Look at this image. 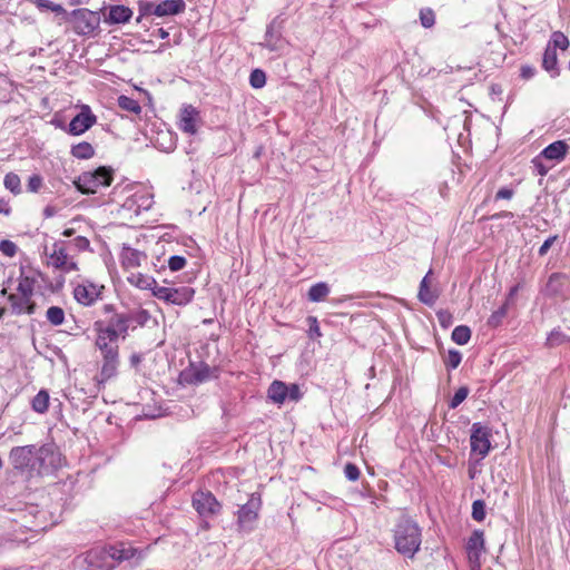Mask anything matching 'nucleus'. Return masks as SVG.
<instances>
[{
    "instance_id": "0e129e2a",
    "label": "nucleus",
    "mask_w": 570,
    "mask_h": 570,
    "mask_svg": "<svg viewBox=\"0 0 570 570\" xmlns=\"http://www.w3.org/2000/svg\"><path fill=\"white\" fill-rule=\"evenodd\" d=\"M56 213H57V210L52 206H46L45 209H43V216L46 218H50V217L55 216Z\"/></svg>"
},
{
    "instance_id": "1a4fd4ad",
    "label": "nucleus",
    "mask_w": 570,
    "mask_h": 570,
    "mask_svg": "<svg viewBox=\"0 0 570 570\" xmlns=\"http://www.w3.org/2000/svg\"><path fill=\"white\" fill-rule=\"evenodd\" d=\"M262 502L259 497L252 494L248 501L237 511V523L243 530H252L261 509Z\"/></svg>"
},
{
    "instance_id": "5701e85b",
    "label": "nucleus",
    "mask_w": 570,
    "mask_h": 570,
    "mask_svg": "<svg viewBox=\"0 0 570 570\" xmlns=\"http://www.w3.org/2000/svg\"><path fill=\"white\" fill-rule=\"evenodd\" d=\"M146 259V255L137 249L125 248L121 254V263L125 268H136Z\"/></svg>"
},
{
    "instance_id": "ddd939ff",
    "label": "nucleus",
    "mask_w": 570,
    "mask_h": 570,
    "mask_svg": "<svg viewBox=\"0 0 570 570\" xmlns=\"http://www.w3.org/2000/svg\"><path fill=\"white\" fill-rule=\"evenodd\" d=\"M202 124L199 111L191 105H186L180 109L178 128L188 135H195Z\"/></svg>"
},
{
    "instance_id": "ea45409f",
    "label": "nucleus",
    "mask_w": 570,
    "mask_h": 570,
    "mask_svg": "<svg viewBox=\"0 0 570 570\" xmlns=\"http://www.w3.org/2000/svg\"><path fill=\"white\" fill-rule=\"evenodd\" d=\"M549 45H552L551 48H554V50L557 48L566 50L569 47V40L561 31H556L552 33Z\"/></svg>"
},
{
    "instance_id": "c9c22d12",
    "label": "nucleus",
    "mask_w": 570,
    "mask_h": 570,
    "mask_svg": "<svg viewBox=\"0 0 570 570\" xmlns=\"http://www.w3.org/2000/svg\"><path fill=\"white\" fill-rule=\"evenodd\" d=\"M136 554V549L131 547L110 548V557L118 561L130 560Z\"/></svg>"
},
{
    "instance_id": "473e14b6",
    "label": "nucleus",
    "mask_w": 570,
    "mask_h": 570,
    "mask_svg": "<svg viewBox=\"0 0 570 570\" xmlns=\"http://www.w3.org/2000/svg\"><path fill=\"white\" fill-rule=\"evenodd\" d=\"M117 101H118V106L122 110L132 112L135 115H139L141 112V106L134 98L121 95L118 97Z\"/></svg>"
},
{
    "instance_id": "864d4df0",
    "label": "nucleus",
    "mask_w": 570,
    "mask_h": 570,
    "mask_svg": "<svg viewBox=\"0 0 570 570\" xmlns=\"http://www.w3.org/2000/svg\"><path fill=\"white\" fill-rule=\"evenodd\" d=\"M345 478L350 481H356L360 478V470L353 463H347L344 468Z\"/></svg>"
},
{
    "instance_id": "f3484780",
    "label": "nucleus",
    "mask_w": 570,
    "mask_h": 570,
    "mask_svg": "<svg viewBox=\"0 0 570 570\" xmlns=\"http://www.w3.org/2000/svg\"><path fill=\"white\" fill-rule=\"evenodd\" d=\"M94 331L97 334V343H118V340L121 338V335L104 321H96L94 323Z\"/></svg>"
},
{
    "instance_id": "4d7b16f0",
    "label": "nucleus",
    "mask_w": 570,
    "mask_h": 570,
    "mask_svg": "<svg viewBox=\"0 0 570 570\" xmlns=\"http://www.w3.org/2000/svg\"><path fill=\"white\" fill-rule=\"evenodd\" d=\"M558 236H550L549 238H547L543 244L540 246L539 248V255L540 256H544L547 255V253L549 252V249L551 248V246L553 245V243L557 240Z\"/></svg>"
},
{
    "instance_id": "58836bf2",
    "label": "nucleus",
    "mask_w": 570,
    "mask_h": 570,
    "mask_svg": "<svg viewBox=\"0 0 570 570\" xmlns=\"http://www.w3.org/2000/svg\"><path fill=\"white\" fill-rule=\"evenodd\" d=\"M35 3L40 10H50L57 14H67V11L61 4L55 3L50 0H36Z\"/></svg>"
},
{
    "instance_id": "6e6d98bb",
    "label": "nucleus",
    "mask_w": 570,
    "mask_h": 570,
    "mask_svg": "<svg viewBox=\"0 0 570 570\" xmlns=\"http://www.w3.org/2000/svg\"><path fill=\"white\" fill-rule=\"evenodd\" d=\"M288 393H287V400L297 402L302 397V393L299 390V386L297 384H289L287 385Z\"/></svg>"
},
{
    "instance_id": "aec40b11",
    "label": "nucleus",
    "mask_w": 570,
    "mask_h": 570,
    "mask_svg": "<svg viewBox=\"0 0 570 570\" xmlns=\"http://www.w3.org/2000/svg\"><path fill=\"white\" fill-rule=\"evenodd\" d=\"M568 150V146L564 141L558 140L549 146H547L540 154V157H543L549 160L560 161L564 158Z\"/></svg>"
},
{
    "instance_id": "2f4dec72",
    "label": "nucleus",
    "mask_w": 570,
    "mask_h": 570,
    "mask_svg": "<svg viewBox=\"0 0 570 570\" xmlns=\"http://www.w3.org/2000/svg\"><path fill=\"white\" fill-rule=\"evenodd\" d=\"M330 293V287L326 283H317L311 286L308 291V299L311 302H321L323 301Z\"/></svg>"
},
{
    "instance_id": "39448f33",
    "label": "nucleus",
    "mask_w": 570,
    "mask_h": 570,
    "mask_svg": "<svg viewBox=\"0 0 570 570\" xmlns=\"http://www.w3.org/2000/svg\"><path fill=\"white\" fill-rule=\"evenodd\" d=\"M70 20L73 22V30L80 36L94 33L100 26L99 12L91 11L87 8L76 9L69 13Z\"/></svg>"
},
{
    "instance_id": "20e7f679",
    "label": "nucleus",
    "mask_w": 570,
    "mask_h": 570,
    "mask_svg": "<svg viewBox=\"0 0 570 570\" xmlns=\"http://www.w3.org/2000/svg\"><path fill=\"white\" fill-rule=\"evenodd\" d=\"M114 180V170L101 166L92 171L82 173L75 185L82 194H95L100 187L110 186Z\"/></svg>"
},
{
    "instance_id": "774afa93",
    "label": "nucleus",
    "mask_w": 570,
    "mask_h": 570,
    "mask_svg": "<svg viewBox=\"0 0 570 570\" xmlns=\"http://www.w3.org/2000/svg\"><path fill=\"white\" fill-rule=\"evenodd\" d=\"M158 36L160 39H167L169 37V32L163 28L158 29Z\"/></svg>"
},
{
    "instance_id": "a19ab883",
    "label": "nucleus",
    "mask_w": 570,
    "mask_h": 570,
    "mask_svg": "<svg viewBox=\"0 0 570 570\" xmlns=\"http://www.w3.org/2000/svg\"><path fill=\"white\" fill-rule=\"evenodd\" d=\"M249 83L253 88L259 89L266 83V75L261 69H255L249 76Z\"/></svg>"
},
{
    "instance_id": "69168bd1",
    "label": "nucleus",
    "mask_w": 570,
    "mask_h": 570,
    "mask_svg": "<svg viewBox=\"0 0 570 570\" xmlns=\"http://www.w3.org/2000/svg\"><path fill=\"white\" fill-rule=\"evenodd\" d=\"M533 73H534V72H533V69H532V68H530V67H523V68L521 69V75H522V77H523V78H530V77H532V76H533Z\"/></svg>"
},
{
    "instance_id": "338daca9",
    "label": "nucleus",
    "mask_w": 570,
    "mask_h": 570,
    "mask_svg": "<svg viewBox=\"0 0 570 570\" xmlns=\"http://www.w3.org/2000/svg\"><path fill=\"white\" fill-rule=\"evenodd\" d=\"M104 313L105 314H111V316L114 315L115 312V306L112 304H106L104 305Z\"/></svg>"
},
{
    "instance_id": "c756f323",
    "label": "nucleus",
    "mask_w": 570,
    "mask_h": 570,
    "mask_svg": "<svg viewBox=\"0 0 570 570\" xmlns=\"http://www.w3.org/2000/svg\"><path fill=\"white\" fill-rule=\"evenodd\" d=\"M49 393L46 390H40L31 400V407L35 412L43 414L49 407Z\"/></svg>"
},
{
    "instance_id": "c85d7f7f",
    "label": "nucleus",
    "mask_w": 570,
    "mask_h": 570,
    "mask_svg": "<svg viewBox=\"0 0 570 570\" xmlns=\"http://www.w3.org/2000/svg\"><path fill=\"white\" fill-rule=\"evenodd\" d=\"M127 281L129 284L140 288V289H151L154 285H156V281L154 277L141 274V273H131Z\"/></svg>"
},
{
    "instance_id": "72a5a7b5",
    "label": "nucleus",
    "mask_w": 570,
    "mask_h": 570,
    "mask_svg": "<svg viewBox=\"0 0 570 570\" xmlns=\"http://www.w3.org/2000/svg\"><path fill=\"white\" fill-rule=\"evenodd\" d=\"M452 340L459 345H465L471 338V330L465 325H459L452 331Z\"/></svg>"
},
{
    "instance_id": "49530a36",
    "label": "nucleus",
    "mask_w": 570,
    "mask_h": 570,
    "mask_svg": "<svg viewBox=\"0 0 570 570\" xmlns=\"http://www.w3.org/2000/svg\"><path fill=\"white\" fill-rule=\"evenodd\" d=\"M507 315V307L501 306L499 309L493 312L489 317L488 324L492 327H497L501 324L502 320Z\"/></svg>"
},
{
    "instance_id": "6e6552de",
    "label": "nucleus",
    "mask_w": 570,
    "mask_h": 570,
    "mask_svg": "<svg viewBox=\"0 0 570 570\" xmlns=\"http://www.w3.org/2000/svg\"><path fill=\"white\" fill-rule=\"evenodd\" d=\"M105 286L91 281H83L73 288V298L83 306H91L102 298Z\"/></svg>"
},
{
    "instance_id": "f8f14e48",
    "label": "nucleus",
    "mask_w": 570,
    "mask_h": 570,
    "mask_svg": "<svg viewBox=\"0 0 570 570\" xmlns=\"http://www.w3.org/2000/svg\"><path fill=\"white\" fill-rule=\"evenodd\" d=\"M490 433L487 428L482 426L480 423H474L471 430V450L474 453H479L481 459L485 458L490 451Z\"/></svg>"
},
{
    "instance_id": "8fccbe9b",
    "label": "nucleus",
    "mask_w": 570,
    "mask_h": 570,
    "mask_svg": "<svg viewBox=\"0 0 570 570\" xmlns=\"http://www.w3.org/2000/svg\"><path fill=\"white\" fill-rule=\"evenodd\" d=\"M17 250H18V247L13 242L8 240V239L0 242V252L3 255H6L8 257H13L17 254Z\"/></svg>"
},
{
    "instance_id": "a878e982",
    "label": "nucleus",
    "mask_w": 570,
    "mask_h": 570,
    "mask_svg": "<svg viewBox=\"0 0 570 570\" xmlns=\"http://www.w3.org/2000/svg\"><path fill=\"white\" fill-rule=\"evenodd\" d=\"M432 275V271L430 269L428 274L423 277L420 284L419 289V299L425 305L432 306L438 299V294L432 292L429 287V277Z\"/></svg>"
},
{
    "instance_id": "6ab92c4d",
    "label": "nucleus",
    "mask_w": 570,
    "mask_h": 570,
    "mask_svg": "<svg viewBox=\"0 0 570 570\" xmlns=\"http://www.w3.org/2000/svg\"><path fill=\"white\" fill-rule=\"evenodd\" d=\"M185 10V1L184 0H164L157 3V8H155V16L157 17H166V16H175Z\"/></svg>"
},
{
    "instance_id": "412c9836",
    "label": "nucleus",
    "mask_w": 570,
    "mask_h": 570,
    "mask_svg": "<svg viewBox=\"0 0 570 570\" xmlns=\"http://www.w3.org/2000/svg\"><path fill=\"white\" fill-rule=\"evenodd\" d=\"M195 291L188 286L170 287L169 303L175 305H186L194 297Z\"/></svg>"
},
{
    "instance_id": "c03bdc74",
    "label": "nucleus",
    "mask_w": 570,
    "mask_h": 570,
    "mask_svg": "<svg viewBox=\"0 0 570 570\" xmlns=\"http://www.w3.org/2000/svg\"><path fill=\"white\" fill-rule=\"evenodd\" d=\"M472 518L475 521H482L485 518V504L482 500H475L472 503Z\"/></svg>"
},
{
    "instance_id": "423d86ee",
    "label": "nucleus",
    "mask_w": 570,
    "mask_h": 570,
    "mask_svg": "<svg viewBox=\"0 0 570 570\" xmlns=\"http://www.w3.org/2000/svg\"><path fill=\"white\" fill-rule=\"evenodd\" d=\"M96 347L100 351L102 356V365L100 376L102 381H107L116 375L119 365V345L118 343H97Z\"/></svg>"
},
{
    "instance_id": "7ed1b4c3",
    "label": "nucleus",
    "mask_w": 570,
    "mask_h": 570,
    "mask_svg": "<svg viewBox=\"0 0 570 570\" xmlns=\"http://www.w3.org/2000/svg\"><path fill=\"white\" fill-rule=\"evenodd\" d=\"M421 529L416 522L402 518L394 530L395 549L407 558H413L421 546Z\"/></svg>"
},
{
    "instance_id": "37998d69",
    "label": "nucleus",
    "mask_w": 570,
    "mask_h": 570,
    "mask_svg": "<svg viewBox=\"0 0 570 570\" xmlns=\"http://www.w3.org/2000/svg\"><path fill=\"white\" fill-rule=\"evenodd\" d=\"M469 394V389L466 386L460 387L453 395V397L450 401V409H456L466 397Z\"/></svg>"
},
{
    "instance_id": "de8ad7c7",
    "label": "nucleus",
    "mask_w": 570,
    "mask_h": 570,
    "mask_svg": "<svg viewBox=\"0 0 570 570\" xmlns=\"http://www.w3.org/2000/svg\"><path fill=\"white\" fill-rule=\"evenodd\" d=\"M155 8H157V3L153 1H145L139 3V17L137 18V22L141 21L144 16L155 14Z\"/></svg>"
},
{
    "instance_id": "f257e3e1",
    "label": "nucleus",
    "mask_w": 570,
    "mask_h": 570,
    "mask_svg": "<svg viewBox=\"0 0 570 570\" xmlns=\"http://www.w3.org/2000/svg\"><path fill=\"white\" fill-rule=\"evenodd\" d=\"M8 460L13 470L29 475L52 473L61 464L60 453L52 444L13 446Z\"/></svg>"
},
{
    "instance_id": "3c124183",
    "label": "nucleus",
    "mask_w": 570,
    "mask_h": 570,
    "mask_svg": "<svg viewBox=\"0 0 570 570\" xmlns=\"http://www.w3.org/2000/svg\"><path fill=\"white\" fill-rule=\"evenodd\" d=\"M563 342H566V336L560 331H552L547 338V345L550 347L560 345Z\"/></svg>"
},
{
    "instance_id": "a211bd4d",
    "label": "nucleus",
    "mask_w": 570,
    "mask_h": 570,
    "mask_svg": "<svg viewBox=\"0 0 570 570\" xmlns=\"http://www.w3.org/2000/svg\"><path fill=\"white\" fill-rule=\"evenodd\" d=\"M154 204L153 195L149 193H137L127 200L126 206L134 209L137 215L142 210H148Z\"/></svg>"
},
{
    "instance_id": "393cba45",
    "label": "nucleus",
    "mask_w": 570,
    "mask_h": 570,
    "mask_svg": "<svg viewBox=\"0 0 570 570\" xmlns=\"http://www.w3.org/2000/svg\"><path fill=\"white\" fill-rule=\"evenodd\" d=\"M566 284V277L562 274H552L546 285L544 294L548 296H558L562 294Z\"/></svg>"
},
{
    "instance_id": "2eb2a0df",
    "label": "nucleus",
    "mask_w": 570,
    "mask_h": 570,
    "mask_svg": "<svg viewBox=\"0 0 570 570\" xmlns=\"http://www.w3.org/2000/svg\"><path fill=\"white\" fill-rule=\"evenodd\" d=\"M484 550V538L483 532L475 530L468 540L466 553L473 570L480 568V557Z\"/></svg>"
},
{
    "instance_id": "9b49d317",
    "label": "nucleus",
    "mask_w": 570,
    "mask_h": 570,
    "mask_svg": "<svg viewBox=\"0 0 570 570\" xmlns=\"http://www.w3.org/2000/svg\"><path fill=\"white\" fill-rule=\"evenodd\" d=\"M97 122V117L92 114L89 106H81L80 112L69 122L68 132L79 136L90 129Z\"/></svg>"
},
{
    "instance_id": "cd10ccee",
    "label": "nucleus",
    "mask_w": 570,
    "mask_h": 570,
    "mask_svg": "<svg viewBox=\"0 0 570 570\" xmlns=\"http://www.w3.org/2000/svg\"><path fill=\"white\" fill-rule=\"evenodd\" d=\"M129 318L130 328L135 330L136 326H145L150 321L151 316L147 309L138 308L126 313Z\"/></svg>"
},
{
    "instance_id": "4be33fe9",
    "label": "nucleus",
    "mask_w": 570,
    "mask_h": 570,
    "mask_svg": "<svg viewBox=\"0 0 570 570\" xmlns=\"http://www.w3.org/2000/svg\"><path fill=\"white\" fill-rule=\"evenodd\" d=\"M287 384L282 381H274L269 387H268V397L271 401L275 404H283L285 401H287Z\"/></svg>"
},
{
    "instance_id": "bb28decb",
    "label": "nucleus",
    "mask_w": 570,
    "mask_h": 570,
    "mask_svg": "<svg viewBox=\"0 0 570 570\" xmlns=\"http://www.w3.org/2000/svg\"><path fill=\"white\" fill-rule=\"evenodd\" d=\"M542 66L552 77L559 75L557 51L550 45L543 53Z\"/></svg>"
},
{
    "instance_id": "bf43d9fd",
    "label": "nucleus",
    "mask_w": 570,
    "mask_h": 570,
    "mask_svg": "<svg viewBox=\"0 0 570 570\" xmlns=\"http://www.w3.org/2000/svg\"><path fill=\"white\" fill-rule=\"evenodd\" d=\"M513 196V190L510 188H501L495 194V199H510Z\"/></svg>"
},
{
    "instance_id": "603ef678",
    "label": "nucleus",
    "mask_w": 570,
    "mask_h": 570,
    "mask_svg": "<svg viewBox=\"0 0 570 570\" xmlns=\"http://www.w3.org/2000/svg\"><path fill=\"white\" fill-rule=\"evenodd\" d=\"M154 296H156L158 299H163L167 303H169V294H170V287L166 286H157L154 285L151 288Z\"/></svg>"
},
{
    "instance_id": "f704fd0d",
    "label": "nucleus",
    "mask_w": 570,
    "mask_h": 570,
    "mask_svg": "<svg viewBox=\"0 0 570 570\" xmlns=\"http://www.w3.org/2000/svg\"><path fill=\"white\" fill-rule=\"evenodd\" d=\"M46 318L53 326L61 325L65 322V311L59 306H50L46 312Z\"/></svg>"
},
{
    "instance_id": "9d476101",
    "label": "nucleus",
    "mask_w": 570,
    "mask_h": 570,
    "mask_svg": "<svg viewBox=\"0 0 570 570\" xmlns=\"http://www.w3.org/2000/svg\"><path fill=\"white\" fill-rule=\"evenodd\" d=\"M193 507L202 518H210L220 510V504L208 491H197L193 495Z\"/></svg>"
},
{
    "instance_id": "e433bc0d",
    "label": "nucleus",
    "mask_w": 570,
    "mask_h": 570,
    "mask_svg": "<svg viewBox=\"0 0 570 570\" xmlns=\"http://www.w3.org/2000/svg\"><path fill=\"white\" fill-rule=\"evenodd\" d=\"M3 185L14 195L21 193V181L19 176L14 173H9L4 176Z\"/></svg>"
},
{
    "instance_id": "7c9ffc66",
    "label": "nucleus",
    "mask_w": 570,
    "mask_h": 570,
    "mask_svg": "<svg viewBox=\"0 0 570 570\" xmlns=\"http://www.w3.org/2000/svg\"><path fill=\"white\" fill-rule=\"evenodd\" d=\"M70 153L77 159H89L95 155V149L91 144L81 141L73 145Z\"/></svg>"
},
{
    "instance_id": "79ce46f5",
    "label": "nucleus",
    "mask_w": 570,
    "mask_h": 570,
    "mask_svg": "<svg viewBox=\"0 0 570 570\" xmlns=\"http://www.w3.org/2000/svg\"><path fill=\"white\" fill-rule=\"evenodd\" d=\"M462 361V354L456 350H451L445 358V365L449 370H455Z\"/></svg>"
},
{
    "instance_id": "5fc2aeb1",
    "label": "nucleus",
    "mask_w": 570,
    "mask_h": 570,
    "mask_svg": "<svg viewBox=\"0 0 570 570\" xmlns=\"http://www.w3.org/2000/svg\"><path fill=\"white\" fill-rule=\"evenodd\" d=\"M42 186V178L39 175H32L28 180V190L31 193H37Z\"/></svg>"
},
{
    "instance_id": "4468645a",
    "label": "nucleus",
    "mask_w": 570,
    "mask_h": 570,
    "mask_svg": "<svg viewBox=\"0 0 570 570\" xmlns=\"http://www.w3.org/2000/svg\"><path fill=\"white\" fill-rule=\"evenodd\" d=\"M214 376L213 368L205 363H191L183 373L181 377L187 384H200Z\"/></svg>"
},
{
    "instance_id": "13d9d810",
    "label": "nucleus",
    "mask_w": 570,
    "mask_h": 570,
    "mask_svg": "<svg viewBox=\"0 0 570 570\" xmlns=\"http://www.w3.org/2000/svg\"><path fill=\"white\" fill-rule=\"evenodd\" d=\"M308 321L311 322V326H309L311 336L320 337L322 334L320 331L317 320L315 317H309Z\"/></svg>"
},
{
    "instance_id": "0eeeda50",
    "label": "nucleus",
    "mask_w": 570,
    "mask_h": 570,
    "mask_svg": "<svg viewBox=\"0 0 570 570\" xmlns=\"http://www.w3.org/2000/svg\"><path fill=\"white\" fill-rule=\"evenodd\" d=\"M46 255L48 256L47 264L56 269L63 273L78 271V265L69 257L63 242L53 243L50 253H48V249L46 248Z\"/></svg>"
},
{
    "instance_id": "e2e57ef3",
    "label": "nucleus",
    "mask_w": 570,
    "mask_h": 570,
    "mask_svg": "<svg viewBox=\"0 0 570 570\" xmlns=\"http://www.w3.org/2000/svg\"><path fill=\"white\" fill-rule=\"evenodd\" d=\"M10 213H11V207L9 205V202L3 198H0V214L8 216V215H10Z\"/></svg>"
},
{
    "instance_id": "a18cd8bd",
    "label": "nucleus",
    "mask_w": 570,
    "mask_h": 570,
    "mask_svg": "<svg viewBox=\"0 0 570 570\" xmlns=\"http://www.w3.org/2000/svg\"><path fill=\"white\" fill-rule=\"evenodd\" d=\"M186 258L179 255H173L168 259V267L171 272H178L186 266Z\"/></svg>"
},
{
    "instance_id": "680f3d73",
    "label": "nucleus",
    "mask_w": 570,
    "mask_h": 570,
    "mask_svg": "<svg viewBox=\"0 0 570 570\" xmlns=\"http://www.w3.org/2000/svg\"><path fill=\"white\" fill-rule=\"evenodd\" d=\"M532 163H533L534 167L537 168L538 173H539L541 176L547 175V173H548V168H547V167H544V166L542 165V163H541V160H540V156H539V157H537V158H534V159L532 160Z\"/></svg>"
},
{
    "instance_id": "09e8293b",
    "label": "nucleus",
    "mask_w": 570,
    "mask_h": 570,
    "mask_svg": "<svg viewBox=\"0 0 570 570\" xmlns=\"http://www.w3.org/2000/svg\"><path fill=\"white\" fill-rule=\"evenodd\" d=\"M420 20L424 28H431L435 22L434 12L431 9H422L420 11Z\"/></svg>"
},
{
    "instance_id": "dca6fc26",
    "label": "nucleus",
    "mask_w": 570,
    "mask_h": 570,
    "mask_svg": "<svg viewBox=\"0 0 570 570\" xmlns=\"http://www.w3.org/2000/svg\"><path fill=\"white\" fill-rule=\"evenodd\" d=\"M132 17V10L122 4L111 6L108 14H105L104 21L107 24L127 23Z\"/></svg>"
},
{
    "instance_id": "f03ea898",
    "label": "nucleus",
    "mask_w": 570,
    "mask_h": 570,
    "mask_svg": "<svg viewBox=\"0 0 570 570\" xmlns=\"http://www.w3.org/2000/svg\"><path fill=\"white\" fill-rule=\"evenodd\" d=\"M17 282L16 292L8 294L6 287L0 291L1 296H7L10 305L9 312L12 315L35 314L36 303L32 299L36 286L35 277L21 273Z\"/></svg>"
},
{
    "instance_id": "b1692460",
    "label": "nucleus",
    "mask_w": 570,
    "mask_h": 570,
    "mask_svg": "<svg viewBox=\"0 0 570 570\" xmlns=\"http://www.w3.org/2000/svg\"><path fill=\"white\" fill-rule=\"evenodd\" d=\"M115 331H117L118 334L121 335V338L125 340L128 336V331L130 330L129 326V318L127 317L126 313H114V315L109 318L108 322Z\"/></svg>"
},
{
    "instance_id": "4c0bfd02",
    "label": "nucleus",
    "mask_w": 570,
    "mask_h": 570,
    "mask_svg": "<svg viewBox=\"0 0 570 570\" xmlns=\"http://www.w3.org/2000/svg\"><path fill=\"white\" fill-rule=\"evenodd\" d=\"M104 554L102 550H90L86 553L83 558V562L88 564V569L96 570L98 568H101V563L99 561L100 557Z\"/></svg>"
},
{
    "instance_id": "052dcab7",
    "label": "nucleus",
    "mask_w": 570,
    "mask_h": 570,
    "mask_svg": "<svg viewBox=\"0 0 570 570\" xmlns=\"http://www.w3.org/2000/svg\"><path fill=\"white\" fill-rule=\"evenodd\" d=\"M75 245L80 250H85V249L89 248L90 243H89V240L86 237L78 236V237L75 238Z\"/></svg>"
}]
</instances>
